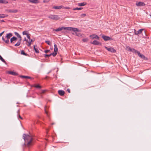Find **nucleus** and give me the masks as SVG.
I'll list each match as a JSON object with an SVG mask.
<instances>
[{"label":"nucleus","mask_w":151,"mask_h":151,"mask_svg":"<svg viewBox=\"0 0 151 151\" xmlns=\"http://www.w3.org/2000/svg\"><path fill=\"white\" fill-rule=\"evenodd\" d=\"M23 139H24L25 142H27L26 144L24 143L23 145V147H25L26 145L29 147L32 145V141L33 140L32 137L31 135L24 134L23 135Z\"/></svg>","instance_id":"obj_1"},{"label":"nucleus","mask_w":151,"mask_h":151,"mask_svg":"<svg viewBox=\"0 0 151 151\" xmlns=\"http://www.w3.org/2000/svg\"><path fill=\"white\" fill-rule=\"evenodd\" d=\"M63 29L67 30L68 31H76L78 30V29L77 28L72 27H59L57 29H55L54 30L56 32H58L61 31Z\"/></svg>","instance_id":"obj_2"},{"label":"nucleus","mask_w":151,"mask_h":151,"mask_svg":"<svg viewBox=\"0 0 151 151\" xmlns=\"http://www.w3.org/2000/svg\"><path fill=\"white\" fill-rule=\"evenodd\" d=\"M133 50L134 51V52L136 54H137L141 58L145 60H147V58L144 55L140 53V52L134 49H133Z\"/></svg>","instance_id":"obj_3"},{"label":"nucleus","mask_w":151,"mask_h":151,"mask_svg":"<svg viewBox=\"0 0 151 151\" xmlns=\"http://www.w3.org/2000/svg\"><path fill=\"white\" fill-rule=\"evenodd\" d=\"M48 17L53 20H58L60 19V17L56 15H51L49 16Z\"/></svg>","instance_id":"obj_4"},{"label":"nucleus","mask_w":151,"mask_h":151,"mask_svg":"<svg viewBox=\"0 0 151 151\" xmlns=\"http://www.w3.org/2000/svg\"><path fill=\"white\" fill-rule=\"evenodd\" d=\"M105 48L109 51L112 53H115L116 52V50L112 47H108L105 46Z\"/></svg>","instance_id":"obj_5"},{"label":"nucleus","mask_w":151,"mask_h":151,"mask_svg":"<svg viewBox=\"0 0 151 151\" xmlns=\"http://www.w3.org/2000/svg\"><path fill=\"white\" fill-rule=\"evenodd\" d=\"M102 38L105 41H106L108 40H112V39L111 37H110L109 36H105L104 35H103L102 36Z\"/></svg>","instance_id":"obj_6"},{"label":"nucleus","mask_w":151,"mask_h":151,"mask_svg":"<svg viewBox=\"0 0 151 151\" xmlns=\"http://www.w3.org/2000/svg\"><path fill=\"white\" fill-rule=\"evenodd\" d=\"M6 12L8 13H16L18 12L17 9H8L6 10Z\"/></svg>","instance_id":"obj_7"},{"label":"nucleus","mask_w":151,"mask_h":151,"mask_svg":"<svg viewBox=\"0 0 151 151\" xmlns=\"http://www.w3.org/2000/svg\"><path fill=\"white\" fill-rule=\"evenodd\" d=\"M77 29H78V30L76 31H74V32H75V33L74 34V33H73L72 34L73 35H75L76 36L78 37H83L82 36V35L81 33L77 32L79 31V30L78 28H77Z\"/></svg>","instance_id":"obj_8"},{"label":"nucleus","mask_w":151,"mask_h":151,"mask_svg":"<svg viewBox=\"0 0 151 151\" xmlns=\"http://www.w3.org/2000/svg\"><path fill=\"white\" fill-rule=\"evenodd\" d=\"M136 5L137 6H145V4L144 2H136Z\"/></svg>","instance_id":"obj_9"},{"label":"nucleus","mask_w":151,"mask_h":151,"mask_svg":"<svg viewBox=\"0 0 151 151\" xmlns=\"http://www.w3.org/2000/svg\"><path fill=\"white\" fill-rule=\"evenodd\" d=\"M90 37H91L92 39H96L99 40V37L96 35H91L90 36Z\"/></svg>","instance_id":"obj_10"},{"label":"nucleus","mask_w":151,"mask_h":151,"mask_svg":"<svg viewBox=\"0 0 151 151\" xmlns=\"http://www.w3.org/2000/svg\"><path fill=\"white\" fill-rule=\"evenodd\" d=\"M144 29H142L139 30L137 31V32H136V33H135V35H139V34H142V32L144 31Z\"/></svg>","instance_id":"obj_11"},{"label":"nucleus","mask_w":151,"mask_h":151,"mask_svg":"<svg viewBox=\"0 0 151 151\" xmlns=\"http://www.w3.org/2000/svg\"><path fill=\"white\" fill-rule=\"evenodd\" d=\"M7 73L9 74H11L14 76H17L18 75L17 73L12 71H8Z\"/></svg>","instance_id":"obj_12"},{"label":"nucleus","mask_w":151,"mask_h":151,"mask_svg":"<svg viewBox=\"0 0 151 151\" xmlns=\"http://www.w3.org/2000/svg\"><path fill=\"white\" fill-rule=\"evenodd\" d=\"M58 92L59 94L61 96H64L65 93L64 91L62 90H59Z\"/></svg>","instance_id":"obj_13"},{"label":"nucleus","mask_w":151,"mask_h":151,"mask_svg":"<svg viewBox=\"0 0 151 151\" xmlns=\"http://www.w3.org/2000/svg\"><path fill=\"white\" fill-rule=\"evenodd\" d=\"M63 6H56L53 7L52 8L55 9H59L63 8Z\"/></svg>","instance_id":"obj_14"},{"label":"nucleus","mask_w":151,"mask_h":151,"mask_svg":"<svg viewBox=\"0 0 151 151\" xmlns=\"http://www.w3.org/2000/svg\"><path fill=\"white\" fill-rule=\"evenodd\" d=\"M28 1L32 3L37 4L39 2L38 0H28Z\"/></svg>","instance_id":"obj_15"},{"label":"nucleus","mask_w":151,"mask_h":151,"mask_svg":"<svg viewBox=\"0 0 151 151\" xmlns=\"http://www.w3.org/2000/svg\"><path fill=\"white\" fill-rule=\"evenodd\" d=\"M17 39L16 37L14 36L11 38L10 42L12 43H14V42L13 41H14L16 40H17Z\"/></svg>","instance_id":"obj_16"},{"label":"nucleus","mask_w":151,"mask_h":151,"mask_svg":"<svg viewBox=\"0 0 151 151\" xmlns=\"http://www.w3.org/2000/svg\"><path fill=\"white\" fill-rule=\"evenodd\" d=\"M91 43L95 45H98L100 44V42L96 40H94L93 42Z\"/></svg>","instance_id":"obj_17"},{"label":"nucleus","mask_w":151,"mask_h":151,"mask_svg":"<svg viewBox=\"0 0 151 151\" xmlns=\"http://www.w3.org/2000/svg\"><path fill=\"white\" fill-rule=\"evenodd\" d=\"M22 39H19L17 43L14 45L15 46H18L20 45Z\"/></svg>","instance_id":"obj_18"},{"label":"nucleus","mask_w":151,"mask_h":151,"mask_svg":"<svg viewBox=\"0 0 151 151\" xmlns=\"http://www.w3.org/2000/svg\"><path fill=\"white\" fill-rule=\"evenodd\" d=\"M34 41V40H33L32 39H31L30 40H29L28 41V43H26V44L29 47L30 46L31 42Z\"/></svg>","instance_id":"obj_19"},{"label":"nucleus","mask_w":151,"mask_h":151,"mask_svg":"<svg viewBox=\"0 0 151 151\" xmlns=\"http://www.w3.org/2000/svg\"><path fill=\"white\" fill-rule=\"evenodd\" d=\"M12 35L11 33H9L7 34L6 37L8 39H9L10 37L12 36Z\"/></svg>","instance_id":"obj_20"},{"label":"nucleus","mask_w":151,"mask_h":151,"mask_svg":"<svg viewBox=\"0 0 151 151\" xmlns=\"http://www.w3.org/2000/svg\"><path fill=\"white\" fill-rule=\"evenodd\" d=\"M54 52H55L57 53L58 51V48L57 47V45L55 44L54 45Z\"/></svg>","instance_id":"obj_21"},{"label":"nucleus","mask_w":151,"mask_h":151,"mask_svg":"<svg viewBox=\"0 0 151 151\" xmlns=\"http://www.w3.org/2000/svg\"><path fill=\"white\" fill-rule=\"evenodd\" d=\"M14 34L15 35L18 37L19 38V39H22V37H21V36L17 32H14Z\"/></svg>","instance_id":"obj_22"},{"label":"nucleus","mask_w":151,"mask_h":151,"mask_svg":"<svg viewBox=\"0 0 151 151\" xmlns=\"http://www.w3.org/2000/svg\"><path fill=\"white\" fill-rule=\"evenodd\" d=\"M86 4V3L85 2H83L81 3H79L78 4V5L79 6H83Z\"/></svg>","instance_id":"obj_23"},{"label":"nucleus","mask_w":151,"mask_h":151,"mask_svg":"<svg viewBox=\"0 0 151 151\" xmlns=\"http://www.w3.org/2000/svg\"><path fill=\"white\" fill-rule=\"evenodd\" d=\"M35 47H37V45H34V48L36 52L37 53H39V51L38 50L37 48H36Z\"/></svg>","instance_id":"obj_24"},{"label":"nucleus","mask_w":151,"mask_h":151,"mask_svg":"<svg viewBox=\"0 0 151 151\" xmlns=\"http://www.w3.org/2000/svg\"><path fill=\"white\" fill-rule=\"evenodd\" d=\"M8 16L7 15H5L4 14H0V18H4Z\"/></svg>","instance_id":"obj_25"},{"label":"nucleus","mask_w":151,"mask_h":151,"mask_svg":"<svg viewBox=\"0 0 151 151\" xmlns=\"http://www.w3.org/2000/svg\"><path fill=\"white\" fill-rule=\"evenodd\" d=\"M8 2L6 1L5 0H0V3L2 4H7Z\"/></svg>","instance_id":"obj_26"},{"label":"nucleus","mask_w":151,"mask_h":151,"mask_svg":"<svg viewBox=\"0 0 151 151\" xmlns=\"http://www.w3.org/2000/svg\"><path fill=\"white\" fill-rule=\"evenodd\" d=\"M22 34L23 35H26L27 36V35L29 34L28 31L27 30L24 31L22 32Z\"/></svg>","instance_id":"obj_27"},{"label":"nucleus","mask_w":151,"mask_h":151,"mask_svg":"<svg viewBox=\"0 0 151 151\" xmlns=\"http://www.w3.org/2000/svg\"><path fill=\"white\" fill-rule=\"evenodd\" d=\"M21 54L22 55H25V56H27L28 55L26 53H25L24 51L22 50L21 51Z\"/></svg>","instance_id":"obj_28"},{"label":"nucleus","mask_w":151,"mask_h":151,"mask_svg":"<svg viewBox=\"0 0 151 151\" xmlns=\"http://www.w3.org/2000/svg\"><path fill=\"white\" fill-rule=\"evenodd\" d=\"M0 60L6 64V63L4 60L2 58V57L0 55Z\"/></svg>","instance_id":"obj_29"},{"label":"nucleus","mask_w":151,"mask_h":151,"mask_svg":"<svg viewBox=\"0 0 151 151\" xmlns=\"http://www.w3.org/2000/svg\"><path fill=\"white\" fill-rule=\"evenodd\" d=\"M82 9H83L82 7H80V8L76 7V8H73V10H80Z\"/></svg>","instance_id":"obj_30"},{"label":"nucleus","mask_w":151,"mask_h":151,"mask_svg":"<svg viewBox=\"0 0 151 151\" xmlns=\"http://www.w3.org/2000/svg\"><path fill=\"white\" fill-rule=\"evenodd\" d=\"M20 77L22 78H29V76H21Z\"/></svg>","instance_id":"obj_31"},{"label":"nucleus","mask_w":151,"mask_h":151,"mask_svg":"<svg viewBox=\"0 0 151 151\" xmlns=\"http://www.w3.org/2000/svg\"><path fill=\"white\" fill-rule=\"evenodd\" d=\"M51 55V54H50L49 55L45 54L44 55V57L45 58H47L49 57Z\"/></svg>","instance_id":"obj_32"},{"label":"nucleus","mask_w":151,"mask_h":151,"mask_svg":"<svg viewBox=\"0 0 151 151\" xmlns=\"http://www.w3.org/2000/svg\"><path fill=\"white\" fill-rule=\"evenodd\" d=\"M88 41V38H84L82 39V41L83 42H87Z\"/></svg>","instance_id":"obj_33"},{"label":"nucleus","mask_w":151,"mask_h":151,"mask_svg":"<svg viewBox=\"0 0 151 151\" xmlns=\"http://www.w3.org/2000/svg\"><path fill=\"white\" fill-rule=\"evenodd\" d=\"M45 42L47 43L49 45H51V43L49 41H45Z\"/></svg>","instance_id":"obj_34"},{"label":"nucleus","mask_w":151,"mask_h":151,"mask_svg":"<svg viewBox=\"0 0 151 151\" xmlns=\"http://www.w3.org/2000/svg\"><path fill=\"white\" fill-rule=\"evenodd\" d=\"M127 49H128V50L130 51H134L133 50V49H132L130 47H127Z\"/></svg>","instance_id":"obj_35"},{"label":"nucleus","mask_w":151,"mask_h":151,"mask_svg":"<svg viewBox=\"0 0 151 151\" xmlns=\"http://www.w3.org/2000/svg\"><path fill=\"white\" fill-rule=\"evenodd\" d=\"M34 86L36 88H41V86H40L39 85H35Z\"/></svg>","instance_id":"obj_36"},{"label":"nucleus","mask_w":151,"mask_h":151,"mask_svg":"<svg viewBox=\"0 0 151 151\" xmlns=\"http://www.w3.org/2000/svg\"><path fill=\"white\" fill-rule=\"evenodd\" d=\"M57 53V52H54L51 53V55H52L53 57H55Z\"/></svg>","instance_id":"obj_37"},{"label":"nucleus","mask_w":151,"mask_h":151,"mask_svg":"<svg viewBox=\"0 0 151 151\" xmlns=\"http://www.w3.org/2000/svg\"><path fill=\"white\" fill-rule=\"evenodd\" d=\"M27 37L29 40L31 39L30 38V34H29L27 35Z\"/></svg>","instance_id":"obj_38"},{"label":"nucleus","mask_w":151,"mask_h":151,"mask_svg":"<svg viewBox=\"0 0 151 151\" xmlns=\"http://www.w3.org/2000/svg\"><path fill=\"white\" fill-rule=\"evenodd\" d=\"M4 41L7 44L9 43V40L8 39H7V40H5V41Z\"/></svg>","instance_id":"obj_39"},{"label":"nucleus","mask_w":151,"mask_h":151,"mask_svg":"<svg viewBox=\"0 0 151 151\" xmlns=\"http://www.w3.org/2000/svg\"><path fill=\"white\" fill-rule=\"evenodd\" d=\"M63 9H70V8L69 7H64L63 6Z\"/></svg>","instance_id":"obj_40"},{"label":"nucleus","mask_w":151,"mask_h":151,"mask_svg":"<svg viewBox=\"0 0 151 151\" xmlns=\"http://www.w3.org/2000/svg\"><path fill=\"white\" fill-rule=\"evenodd\" d=\"M50 52V51L49 50H45V53H47L48 52Z\"/></svg>","instance_id":"obj_41"},{"label":"nucleus","mask_w":151,"mask_h":151,"mask_svg":"<svg viewBox=\"0 0 151 151\" xmlns=\"http://www.w3.org/2000/svg\"><path fill=\"white\" fill-rule=\"evenodd\" d=\"M24 41H26V42H27V43H28L29 41L27 39H26V37H24Z\"/></svg>","instance_id":"obj_42"},{"label":"nucleus","mask_w":151,"mask_h":151,"mask_svg":"<svg viewBox=\"0 0 151 151\" xmlns=\"http://www.w3.org/2000/svg\"><path fill=\"white\" fill-rule=\"evenodd\" d=\"M86 15V14H82L81 15V16L82 17H85Z\"/></svg>","instance_id":"obj_43"},{"label":"nucleus","mask_w":151,"mask_h":151,"mask_svg":"<svg viewBox=\"0 0 151 151\" xmlns=\"http://www.w3.org/2000/svg\"><path fill=\"white\" fill-rule=\"evenodd\" d=\"M46 107V106H45V113L48 115V112L46 111V109H45Z\"/></svg>","instance_id":"obj_44"},{"label":"nucleus","mask_w":151,"mask_h":151,"mask_svg":"<svg viewBox=\"0 0 151 151\" xmlns=\"http://www.w3.org/2000/svg\"><path fill=\"white\" fill-rule=\"evenodd\" d=\"M67 92L69 93H70V89L69 88H68L67 90Z\"/></svg>","instance_id":"obj_45"},{"label":"nucleus","mask_w":151,"mask_h":151,"mask_svg":"<svg viewBox=\"0 0 151 151\" xmlns=\"http://www.w3.org/2000/svg\"><path fill=\"white\" fill-rule=\"evenodd\" d=\"M4 32V31H3L1 33H0V36H2V35L3 34V33Z\"/></svg>","instance_id":"obj_46"},{"label":"nucleus","mask_w":151,"mask_h":151,"mask_svg":"<svg viewBox=\"0 0 151 151\" xmlns=\"http://www.w3.org/2000/svg\"><path fill=\"white\" fill-rule=\"evenodd\" d=\"M45 92V90H43L42 91L41 93H44Z\"/></svg>","instance_id":"obj_47"},{"label":"nucleus","mask_w":151,"mask_h":151,"mask_svg":"<svg viewBox=\"0 0 151 151\" xmlns=\"http://www.w3.org/2000/svg\"><path fill=\"white\" fill-rule=\"evenodd\" d=\"M5 22V21L4 20H0V22Z\"/></svg>","instance_id":"obj_48"},{"label":"nucleus","mask_w":151,"mask_h":151,"mask_svg":"<svg viewBox=\"0 0 151 151\" xmlns=\"http://www.w3.org/2000/svg\"><path fill=\"white\" fill-rule=\"evenodd\" d=\"M134 33L135 34V33H136V32H137V31H136L135 29H134Z\"/></svg>","instance_id":"obj_49"},{"label":"nucleus","mask_w":151,"mask_h":151,"mask_svg":"<svg viewBox=\"0 0 151 151\" xmlns=\"http://www.w3.org/2000/svg\"><path fill=\"white\" fill-rule=\"evenodd\" d=\"M19 117L21 119H22V117L20 115H19Z\"/></svg>","instance_id":"obj_50"},{"label":"nucleus","mask_w":151,"mask_h":151,"mask_svg":"<svg viewBox=\"0 0 151 151\" xmlns=\"http://www.w3.org/2000/svg\"><path fill=\"white\" fill-rule=\"evenodd\" d=\"M29 78H28L30 79H33V78H32V77H29Z\"/></svg>","instance_id":"obj_51"},{"label":"nucleus","mask_w":151,"mask_h":151,"mask_svg":"<svg viewBox=\"0 0 151 151\" xmlns=\"http://www.w3.org/2000/svg\"><path fill=\"white\" fill-rule=\"evenodd\" d=\"M2 40H3V41H5V39L4 38V37H2Z\"/></svg>","instance_id":"obj_52"},{"label":"nucleus","mask_w":151,"mask_h":151,"mask_svg":"<svg viewBox=\"0 0 151 151\" xmlns=\"http://www.w3.org/2000/svg\"><path fill=\"white\" fill-rule=\"evenodd\" d=\"M43 2L45 3V0H44V1H43Z\"/></svg>","instance_id":"obj_53"},{"label":"nucleus","mask_w":151,"mask_h":151,"mask_svg":"<svg viewBox=\"0 0 151 151\" xmlns=\"http://www.w3.org/2000/svg\"><path fill=\"white\" fill-rule=\"evenodd\" d=\"M47 76L45 78V79H47Z\"/></svg>","instance_id":"obj_54"},{"label":"nucleus","mask_w":151,"mask_h":151,"mask_svg":"<svg viewBox=\"0 0 151 151\" xmlns=\"http://www.w3.org/2000/svg\"><path fill=\"white\" fill-rule=\"evenodd\" d=\"M52 124H54V123H52Z\"/></svg>","instance_id":"obj_55"},{"label":"nucleus","mask_w":151,"mask_h":151,"mask_svg":"<svg viewBox=\"0 0 151 151\" xmlns=\"http://www.w3.org/2000/svg\"><path fill=\"white\" fill-rule=\"evenodd\" d=\"M150 16L151 18V14H150Z\"/></svg>","instance_id":"obj_56"}]
</instances>
